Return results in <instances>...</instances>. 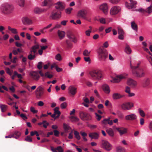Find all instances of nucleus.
I'll list each match as a JSON object with an SVG mask.
<instances>
[{
    "mask_svg": "<svg viewBox=\"0 0 152 152\" xmlns=\"http://www.w3.org/2000/svg\"><path fill=\"white\" fill-rule=\"evenodd\" d=\"M0 10L2 14L9 15L13 12L14 7L12 5L6 3L1 5L0 7Z\"/></svg>",
    "mask_w": 152,
    "mask_h": 152,
    "instance_id": "1",
    "label": "nucleus"
},
{
    "mask_svg": "<svg viewBox=\"0 0 152 152\" xmlns=\"http://www.w3.org/2000/svg\"><path fill=\"white\" fill-rule=\"evenodd\" d=\"M97 51L99 58L100 61H104L107 58L108 52L107 50L104 47H100Z\"/></svg>",
    "mask_w": 152,
    "mask_h": 152,
    "instance_id": "2",
    "label": "nucleus"
},
{
    "mask_svg": "<svg viewBox=\"0 0 152 152\" xmlns=\"http://www.w3.org/2000/svg\"><path fill=\"white\" fill-rule=\"evenodd\" d=\"M134 68L132 69V73L133 75L137 78H141L145 75V71L142 68H140L135 69Z\"/></svg>",
    "mask_w": 152,
    "mask_h": 152,
    "instance_id": "3",
    "label": "nucleus"
},
{
    "mask_svg": "<svg viewBox=\"0 0 152 152\" xmlns=\"http://www.w3.org/2000/svg\"><path fill=\"white\" fill-rule=\"evenodd\" d=\"M39 73L42 77H43L44 76V74L41 71H38L37 72L31 71L30 72V75L34 80L37 81L38 80L40 77Z\"/></svg>",
    "mask_w": 152,
    "mask_h": 152,
    "instance_id": "4",
    "label": "nucleus"
},
{
    "mask_svg": "<svg viewBox=\"0 0 152 152\" xmlns=\"http://www.w3.org/2000/svg\"><path fill=\"white\" fill-rule=\"evenodd\" d=\"M61 12L58 10H55L52 12L51 17L53 19H57L60 18L61 16Z\"/></svg>",
    "mask_w": 152,
    "mask_h": 152,
    "instance_id": "5",
    "label": "nucleus"
},
{
    "mask_svg": "<svg viewBox=\"0 0 152 152\" xmlns=\"http://www.w3.org/2000/svg\"><path fill=\"white\" fill-rule=\"evenodd\" d=\"M35 93L37 98L40 99L44 94V89L42 86H39L37 88Z\"/></svg>",
    "mask_w": 152,
    "mask_h": 152,
    "instance_id": "6",
    "label": "nucleus"
},
{
    "mask_svg": "<svg viewBox=\"0 0 152 152\" xmlns=\"http://www.w3.org/2000/svg\"><path fill=\"white\" fill-rule=\"evenodd\" d=\"M79 114L80 118L83 121L89 120L91 119V116L90 115L86 113L80 112Z\"/></svg>",
    "mask_w": 152,
    "mask_h": 152,
    "instance_id": "7",
    "label": "nucleus"
},
{
    "mask_svg": "<svg viewBox=\"0 0 152 152\" xmlns=\"http://www.w3.org/2000/svg\"><path fill=\"white\" fill-rule=\"evenodd\" d=\"M133 106V103L128 102L122 104L121 105V107L123 110H129L131 109Z\"/></svg>",
    "mask_w": 152,
    "mask_h": 152,
    "instance_id": "8",
    "label": "nucleus"
},
{
    "mask_svg": "<svg viewBox=\"0 0 152 152\" xmlns=\"http://www.w3.org/2000/svg\"><path fill=\"white\" fill-rule=\"evenodd\" d=\"M136 11H138L140 12L144 13L145 12L150 14L152 12V3H151L150 5L148 7L146 10L142 8H140L136 10Z\"/></svg>",
    "mask_w": 152,
    "mask_h": 152,
    "instance_id": "9",
    "label": "nucleus"
},
{
    "mask_svg": "<svg viewBox=\"0 0 152 152\" xmlns=\"http://www.w3.org/2000/svg\"><path fill=\"white\" fill-rule=\"evenodd\" d=\"M55 7L56 10H58L61 12L65 8V4L62 2L59 1L55 4Z\"/></svg>",
    "mask_w": 152,
    "mask_h": 152,
    "instance_id": "10",
    "label": "nucleus"
},
{
    "mask_svg": "<svg viewBox=\"0 0 152 152\" xmlns=\"http://www.w3.org/2000/svg\"><path fill=\"white\" fill-rule=\"evenodd\" d=\"M99 8L104 14L106 15L107 14L108 6L107 3H105L102 4L99 6Z\"/></svg>",
    "mask_w": 152,
    "mask_h": 152,
    "instance_id": "11",
    "label": "nucleus"
},
{
    "mask_svg": "<svg viewBox=\"0 0 152 152\" xmlns=\"http://www.w3.org/2000/svg\"><path fill=\"white\" fill-rule=\"evenodd\" d=\"M121 8L118 6H114L112 7L110 10L111 15H113L117 14L120 11Z\"/></svg>",
    "mask_w": 152,
    "mask_h": 152,
    "instance_id": "12",
    "label": "nucleus"
},
{
    "mask_svg": "<svg viewBox=\"0 0 152 152\" xmlns=\"http://www.w3.org/2000/svg\"><path fill=\"white\" fill-rule=\"evenodd\" d=\"M151 83V80L149 78H144L142 83V86L144 88H148L149 87Z\"/></svg>",
    "mask_w": 152,
    "mask_h": 152,
    "instance_id": "13",
    "label": "nucleus"
},
{
    "mask_svg": "<svg viewBox=\"0 0 152 152\" xmlns=\"http://www.w3.org/2000/svg\"><path fill=\"white\" fill-rule=\"evenodd\" d=\"M137 116L134 113H131L126 115L125 117L126 120L127 121H134L137 118Z\"/></svg>",
    "mask_w": 152,
    "mask_h": 152,
    "instance_id": "14",
    "label": "nucleus"
},
{
    "mask_svg": "<svg viewBox=\"0 0 152 152\" xmlns=\"http://www.w3.org/2000/svg\"><path fill=\"white\" fill-rule=\"evenodd\" d=\"M86 11L83 10L78 11L77 14V16L80 18L85 19L86 18Z\"/></svg>",
    "mask_w": 152,
    "mask_h": 152,
    "instance_id": "15",
    "label": "nucleus"
},
{
    "mask_svg": "<svg viewBox=\"0 0 152 152\" xmlns=\"http://www.w3.org/2000/svg\"><path fill=\"white\" fill-rule=\"evenodd\" d=\"M127 83L128 85L133 88L135 87L137 84V81L131 78L128 79Z\"/></svg>",
    "mask_w": 152,
    "mask_h": 152,
    "instance_id": "16",
    "label": "nucleus"
},
{
    "mask_svg": "<svg viewBox=\"0 0 152 152\" xmlns=\"http://www.w3.org/2000/svg\"><path fill=\"white\" fill-rule=\"evenodd\" d=\"M21 133L19 131H15L14 133L12 134L9 135L8 136H6V138H11L12 137L16 139H17L21 135Z\"/></svg>",
    "mask_w": 152,
    "mask_h": 152,
    "instance_id": "17",
    "label": "nucleus"
},
{
    "mask_svg": "<svg viewBox=\"0 0 152 152\" xmlns=\"http://www.w3.org/2000/svg\"><path fill=\"white\" fill-rule=\"evenodd\" d=\"M67 37L69 39L70 41L75 43L77 42L76 39L73 34L70 31H68L67 33Z\"/></svg>",
    "mask_w": 152,
    "mask_h": 152,
    "instance_id": "18",
    "label": "nucleus"
},
{
    "mask_svg": "<svg viewBox=\"0 0 152 152\" xmlns=\"http://www.w3.org/2000/svg\"><path fill=\"white\" fill-rule=\"evenodd\" d=\"M125 77L123 75H120L117 76L113 78V80H111V82L114 83H118L123 79H124Z\"/></svg>",
    "mask_w": 152,
    "mask_h": 152,
    "instance_id": "19",
    "label": "nucleus"
},
{
    "mask_svg": "<svg viewBox=\"0 0 152 152\" xmlns=\"http://www.w3.org/2000/svg\"><path fill=\"white\" fill-rule=\"evenodd\" d=\"M118 33L119 34L118 38L121 40H123L124 39V32L123 29L120 27L117 28Z\"/></svg>",
    "mask_w": 152,
    "mask_h": 152,
    "instance_id": "20",
    "label": "nucleus"
},
{
    "mask_svg": "<svg viewBox=\"0 0 152 152\" xmlns=\"http://www.w3.org/2000/svg\"><path fill=\"white\" fill-rule=\"evenodd\" d=\"M103 147L107 151H109L111 149V146L110 143L107 141L103 140L102 141Z\"/></svg>",
    "mask_w": 152,
    "mask_h": 152,
    "instance_id": "21",
    "label": "nucleus"
},
{
    "mask_svg": "<svg viewBox=\"0 0 152 152\" xmlns=\"http://www.w3.org/2000/svg\"><path fill=\"white\" fill-rule=\"evenodd\" d=\"M130 3L126 4V6L129 9L134 8L136 7V4H137V2L135 1H133L132 0H129Z\"/></svg>",
    "mask_w": 152,
    "mask_h": 152,
    "instance_id": "22",
    "label": "nucleus"
},
{
    "mask_svg": "<svg viewBox=\"0 0 152 152\" xmlns=\"http://www.w3.org/2000/svg\"><path fill=\"white\" fill-rule=\"evenodd\" d=\"M39 48V45L38 44L33 46L31 48L30 52L34 54H36L37 53V50Z\"/></svg>",
    "mask_w": 152,
    "mask_h": 152,
    "instance_id": "23",
    "label": "nucleus"
},
{
    "mask_svg": "<svg viewBox=\"0 0 152 152\" xmlns=\"http://www.w3.org/2000/svg\"><path fill=\"white\" fill-rule=\"evenodd\" d=\"M102 78V72L99 69L96 70V79L100 80Z\"/></svg>",
    "mask_w": 152,
    "mask_h": 152,
    "instance_id": "24",
    "label": "nucleus"
},
{
    "mask_svg": "<svg viewBox=\"0 0 152 152\" xmlns=\"http://www.w3.org/2000/svg\"><path fill=\"white\" fill-rule=\"evenodd\" d=\"M116 129L119 132L121 136L126 133L127 129L124 128H116Z\"/></svg>",
    "mask_w": 152,
    "mask_h": 152,
    "instance_id": "25",
    "label": "nucleus"
},
{
    "mask_svg": "<svg viewBox=\"0 0 152 152\" xmlns=\"http://www.w3.org/2000/svg\"><path fill=\"white\" fill-rule=\"evenodd\" d=\"M22 21L25 25H29L32 23V20L27 17H25L23 18Z\"/></svg>",
    "mask_w": 152,
    "mask_h": 152,
    "instance_id": "26",
    "label": "nucleus"
},
{
    "mask_svg": "<svg viewBox=\"0 0 152 152\" xmlns=\"http://www.w3.org/2000/svg\"><path fill=\"white\" fill-rule=\"evenodd\" d=\"M102 87L103 91L105 93L108 94L110 93V88L107 85L104 84L102 85Z\"/></svg>",
    "mask_w": 152,
    "mask_h": 152,
    "instance_id": "27",
    "label": "nucleus"
},
{
    "mask_svg": "<svg viewBox=\"0 0 152 152\" xmlns=\"http://www.w3.org/2000/svg\"><path fill=\"white\" fill-rule=\"evenodd\" d=\"M58 35L60 39H63L65 37V33L62 31L58 30L57 32Z\"/></svg>",
    "mask_w": 152,
    "mask_h": 152,
    "instance_id": "28",
    "label": "nucleus"
},
{
    "mask_svg": "<svg viewBox=\"0 0 152 152\" xmlns=\"http://www.w3.org/2000/svg\"><path fill=\"white\" fill-rule=\"evenodd\" d=\"M63 126L64 132L66 133L69 132L71 130V127L68 125L64 123L63 125Z\"/></svg>",
    "mask_w": 152,
    "mask_h": 152,
    "instance_id": "29",
    "label": "nucleus"
},
{
    "mask_svg": "<svg viewBox=\"0 0 152 152\" xmlns=\"http://www.w3.org/2000/svg\"><path fill=\"white\" fill-rule=\"evenodd\" d=\"M77 88L72 86L69 87V90L70 93L72 95H75L76 92Z\"/></svg>",
    "mask_w": 152,
    "mask_h": 152,
    "instance_id": "30",
    "label": "nucleus"
},
{
    "mask_svg": "<svg viewBox=\"0 0 152 152\" xmlns=\"http://www.w3.org/2000/svg\"><path fill=\"white\" fill-rule=\"evenodd\" d=\"M53 3L51 0H45L43 5L50 7L53 5Z\"/></svg>",
    "mask_w": 152,
    "mask_h": 152,
    "instance_id": "31",
    "label": "nucleus"
},
{
    "mask_svg": "<svg viewBox=\"0 0 152 152\" xmlns=\"http://www.w3.org/2000/svg\"><path fill=\"white\" fill-rule=\"evenodd\" d=\"M66 45L67 49H71L73 46L72 43L69 40L67 39L66 41Z\"/></svg>",
    "mask_w": 152,
    "mask_h": 152,
    "instance_id": "32",
    "label": "nucleus"
},
{
    "mask_svg": "<svg viewBox=\"0 0 152 152\" xmlns=\"http://www.w3.org/2000/svg\"><path fill=\"white\" fill-rule=\"evenodd\" d=\"M124 96V95H121L120 94L117 93H114L113 95V98L115 99H120Z\"/></svg>",
    "mask_w": 152,
    "mask_h": 152,
    "instance_id": "33",
    "label": "nucleus"
},
{
    "mask_svg": "<svg viewBox=\"0 0 152 152\" xmlns=\"http://www.w3.org/2000/svg\"><path fill=\"white\" fill-rule=\"evenodd\" d=\"M59 107H56L54 109V113L56 115H57L56 116V118H58L61 114V112L58 110L59 109Z\"/></svg>",
    "mask_w": 152,
    "mask_h": 152,
    "instance_id": "34",
    "label": "nucleus"
},
{
    "mask_svg": "<svg viewBox=\"0 0 152 152\" xmlns=\"http://www.w3.org/2000/svg\"><path fill=\"white\" fill-rule=\"evenodd\" d=\"M45 10L38 7L35 8L34 10V12L36 14H39L44 11Z\"/></svg>",
    "mask_w": 152,
    "mask_h": 152,
    "instance_id": "35",
    "label": "nucleus"
},
{
    "mask_svg": "<svg viewBox=\"0 0 152 152\" xmlns=\"http://www.w3.org/2000/svg\"><path fill=\"white\" fill-rule=\"evenodd\" d=\"M107 133L111 137H113L114 136V134L113 130L111 128H109L106 130Z\"/></svg>",
    "mask_w": 152,
    "mask_h": 152,
    "instance_id": "36",
    "label": "nucleus"
},
{
    "mask_svg": "<svg viewBox=\"0 0 152 152\" xmlns=\"http://www.w3.org/2000/svg\"><path fill=\"white\" fill-rule=\"evenodd\" d=\"M125 51V52L128 54H130L132 52L129 46L127 44L126 45Z\"/></svg>",
    "mask_w": 152,
    "mask_h": 152,
    "instance_id": "37",
    "label": "nucleus"
},
{
    "mask_svg": "<svg viewBox=\"0 0 152 152\" xmlns=\"http://www.w3.org/2000/svg\"><path fill=\"white\" fill-rule=\"evenodd\" d=\"M131 26L132 28L134 30L137 31V26L134 21L131 23Z\"/></svg>",
    "mask_w": 152,
    "mask_h": 152,
    "instance_id": "38",
    "label": "nucleus"
},
{
    "mask_svg": "<svg viewBox=\"0 0 152 152\" xmlns=\"http://www.w3.org/2000/svg\"><path fill=\"white\" fill-rule=\"evenodd\" d=\"M36 57V55L29 52V54L28 56V59L30 60H33Z\"/></svg>",
    "mask_w": 152,
    "mask_h": 152,
    "instance_id": "39",
    "label": "nucleus"
},
{
    "mask_svg": "<svg viewBox=\"0 0 152 152\" xmlns=\"http://www.w3.org/2000/svg\"><path fill=\"white\" fill-rule=\"evenodd\" d=\"M0 107L1 112H4L7 110V106L4 104H1L0 105Z\"/></svg>",
    "mask_w": 152,
    "mask_h": 152,
    "instance_id": "40",
    "label": "nucleus"
},
{
    "mask_svg": "<svg viewBox=\"0 0 152 152\" xmlns=\"http://www.w3.org/2000/svg\"><path fill=\"white\" fill-rule=\"evenodd\" d=\"M140 62H138L136 66H133L132 65L131 61L130 62V65L131 67V68L132 69H133L134 68H135V69L140 68H142L141 67H140L139 66L140 64Z\"/></svg>",
    "mask_w": 152,
    "mask_h": 152,
    "instance_id": "41",
    "label": "nucleus"
},
{
    "mask_svg": "<svg viewBox=\"0 0 152 152\" xmlns=\"http://www.w3.org/2000/svg\"><path fill=\"white\" fill-rule=\"evenodd\" d=\"M8 28L9 30L11 31V32L14 34H17L18 33L17 29L15 28H12L10 26H8Z\"/></svg>",
    "mask_w": 152,
    "mask_h": 152,
    "instance_id": "42",
    "label": "nucleus"
},
{
    "mask_svg": "<svg viewBox=\"0 0 152 152\" xmlns=\"http://www.w3.org/2000/svg\"><path fill=\"white\" fill-rule=\"evenodd\" d=\"M69 118L72 122L77 121L79 120L77 117L74 116H69Z\"/></svg>",
    "mask_w": 152,
    "mask_h": 152,
    "instance_id": "43",
    "label": "nucleus"
},
{
    "mask_svg": "<svg viewBox=\"0 0 152 152\" xmlns=\"http://www.w3.org/2000/svg\"><path fill=\"white\" fill-rule=\"evenodd\" d=\"M89 74L92 78H94L95 76V70L93 69L91 70L89 72Z\"/></svg>",
    "mask_w": 152,
    "mask_h": 152,
    "instance_id": "44",
    "label": "nucleus"
},
{
    "mask_svg": "<svg viewBox=\"0 0 152 152\" xmlns=\"http://www.w3.org/2000/svg\"><path fill=\"white\" fill-rule=\"evenodd\" d=\"M96 20L97 21H99L102 24H105L106 21L105 19L104 18H100V19H96Z\"/></svg>",
    "mask_w": 152,
    "mask_h": 152,
    "instance_id": "45",
    "label": "nucleus"
},
{
    "mask_svg": "<svg viewBox=\"0 0 152 152\" xmlns=\"http://www.w3.org/2000/svg\"><path fill=\"white\" fill-rule=\"evenodd\" d=\"M74 134L75 135V137L78 140H79L80 139V136L79 135V133L76 131H74Z\"/></svg>",
    "mask_w": 152,
    "mask_h": 152,
    "instance_id": "46",
    "label": "nucleus"
},
{
    "mask_svg": "<svg viewBox=\"0 0 152 152\" xmlns=\"http://www.w3.org/2000/svg\"><path fill=\"white\" fill-rule=\"evenodd\" d=\"M18 4L20 7H23L24 4V0H18Z\"/></svg>",
    "mask_w": 152,
    "mask_h": 152,
    "instance_id": "47",
    "label": "nucleus"
},
{
    "mask_svg": "<svg viewBox=\"0 0 152 152\" xmlns=\"http://www.w3.org/2000/svg\"><path fill=\"white\" fill-rule=\"evenodd\" d=\"M25 140L27 142H31L32 141V140L31 137L30 136H27L25 139Z\"/></svg>",
    "mask_w": 152,
    "mask_h": 152,
    "instance_id": "48",
    "label": "nucleus"
},
{
    "mask_svg": "<svg viewBox=\"0 0 152 152\" xmlns=\"http://www.w3.org/2000/svg\"><path fill=\"white\" fill-rule=\"evenodd\" d=\"M90 53V51H88L87 50H85L83 53V54L84 56H88Z\"/></svg>",
    "mask_w": 152,
    "mask_h": 152,
    "instance_id": "49",
    "label": "nucleus"
},
{
    "mask_svg": "<svg viewBox=\"0 0 152 152\" xmlns=\"http://www.w3.org/2000/svg\"><path fill=\"white\" fill-rule=\"evenodd\" d=\"M67 104L66 102H64L61 103V104L60 107L61 109H65L67 106Z\"/></svg>",
    "mask_w": 152,
    "mask_h": 152,
    "instance_id": "50",
    "label": "nucleus"
},
{
    "mask_svg": "<svg viewBox=\"0 0 152 152\" xmlns=\"http://www.w3.org/2000/svg\"><path fill=\"white\" fill-rule=\"evenodd\" d=\"M138 110L141 116L142 117H144L145 115L144 111L143 110H141L140 109H139Z\"/></svg>",
    "mask_w": 152,
    "mask_h": 152,
    "instance_id": "51",
    "label": "nucleus"
},
{
    "mask_svg": "<svg viewBox=\"0 0 152 152\" xmlns=\"http://www.w3.org/2000/svg\"><path fill=\"white\" fill-rule=\"evenodd\" d=\"M125 149L121 147H119L117 148V152H124Z\"/></svg>",
    "mask_w": 152,
    "mask_h": 152,
    "instance_id": "52",
    "label": "nucleus"
},
{
    "mask_svg": "<svg viewBox=\"0 0 152 152\" xmlns=\"http://www.w3.org/2000/svg\"><path fill=\"white\" fill-rule=\"evenodd\" d=\"M84 61L86 62H88L89 64L91 63V59L88 56H86V57H84L83 58Z\"/></svg>",
    "mask_w": 152,
    "mask_h": 152,
    "instance_id": "53",
    "label": "nucleus"
},
{
    "mask_svg": "<svg viewBox=\"0 0 152 152\" xmlns=\"http://www.w3.org/2000/svg\"><path fill=\"white\" fill-rule=\"evenodd\" d=\"M44 76L49 78H51L53 77V75H52L49 74V72H46L45 73Z\"/></svg>",
    "mask_w": 152,
    "mask_h": 152,
    "instance_id": "54",
    "label": "nucleus"
},
{
    "mask_svg": "<svg viewBox=\"0 0 152 152\" xmlns=\"http://www.w3.org/2000/svg\"><path fill=\"white\" fill-rule=\"evenodd\" d=\"M73 9L72 8L69 7L68 8L66 9L65 10L66 12L68 14H69L71 13V11Z\"/></svg>",
    "mask_w": 152,
    "mask_h": 152,
    "instance_id": "55",
    "label": "nucleus"
},
{
    "mask_svg": "<svg viewBox=\"0 0 152 152\" xmlns=\"http://www.w3.org/2000/svg\"><path fill=\"white\" fill-rule=\"evenodd\" d=\"M55 58L57 60L60 61L61 60V56L60 54H57L55 56Z\"/></svg>",
    "mask_w": 152,
    "mask_h": 152,
    "instance_id": "56",
    "label": "nucleus"
},
{
    "mask_svg": "<svg viewBox=\"0 0 152 152\" xmlns=\"http://www.w3.org/2000/svg\"><path fill=\"white\" fill-rule=\"evenodd\" d=\"M30 111L33 113H37L38 111L35 110L34 107H30Z\"/></svg>",
    "mask_w": 152,
    "mask_h": 152,
    "instance_id": "57",
    "label": "nucleus"
},
{
    "mask_svg": "<svg viewBox=\"0 0 152 152\" xmlns=\"http://www.w3.org/2000/svg\"><path fill=\"white\" fill-rule=\"evenodd\" d=\"M14 73L15 74V75L17 76L18 78L19 79H22L23 78L21 75L20 74H18L16 71H15Z\"/></svg>",
    "mask_w": 152,
    "mask_h": 152,
    "instance_id": "58",
    "label": "nucleus"
},
{
    "mask_svg": "<svg viewBox=\"0 0 152 152\" xmlns=\"http://www.w3.org/2000/svg\"><path fill=\"white\" fill-rule=\"evenodd\" d=\"M42 62H39L38 63L37 67L39 69H41L42 68Z\"/></svg>",
    "mask_w": 152,
    "mask_h": 152,
    "instance_id": "59",
    "label": "nucleus"
},
{
    "mask_svg": "<svg viewBox=\"0 0 152 152\" xmlns=\"http://www.w3.org/2000/svg\"><path fill=\"white\" fill-rule=\"evenodd\" d=\"M57 150L58 152H63L64 150L61 146H58L57 147Z\"/></svg>",
    "mask_w": 152,
    "mask_h": 152,
    "instance_id": "60",
    "label": "nucleus"
},
{
    "mask_svg": "<svg viewBox=\"0 0 152 152\" xmlns=\"http://www.w3.org/2000/svg\"><path fill=\"white\" fill-rule=\"evenodd\" d=\"M83 99L85 103L89 104L90 103L89 99L87 98H84Z\"/></svg>",
    "mask_w": 152,
    "mask_h": 152,
    "instance_id": "61",
    "label": "nucleus"
},
{
    "mask_svg": "<svg viewBox=\"0 0 152 152\" xmlns=\"http://www.w3.org/2000/svg\"><path fill=\"white\" fill-rule=\"evenodd\" d=\"M96 117H97V118H96V119L98 121H100L101 120V118H102V116L101 115H99L96 113Z\"/></svg>",
    "mask_w": 152,
    "mask_h": 152,
    "instance_id": "62",
    "label": "nucleus"
},
{
    "mask_svg": "<svg viewBox=\"0 0 152 152\" xmlns=\"http://www.w3.org/2000/svg\"><path fill=\"white\" fill-rule=\"evenodd\" d=\"M89 135L91 139L94 138L95 137V132L90 133Z\"/></svg>",
    "mask_w": 152,
    "mask_h": 152,
    "instance_id": "63",
    "label": "nucleus"
},
{
    "mask_svg": "<svg viewBox=\"0 0 152 152\" xmlns=\"http://www.w3.org/2000/svg\"><path fill=\"white\" fill-rule=\"evenodd\" d=\"M125 91L126 93H129V92H130V88L128 86H126L125 90Z\"/></svg>",
    "mask_w": 152,
    "mask_h": 152,
    "instance_id": "64",
    "label": "nucleus"
}]
</instances>
